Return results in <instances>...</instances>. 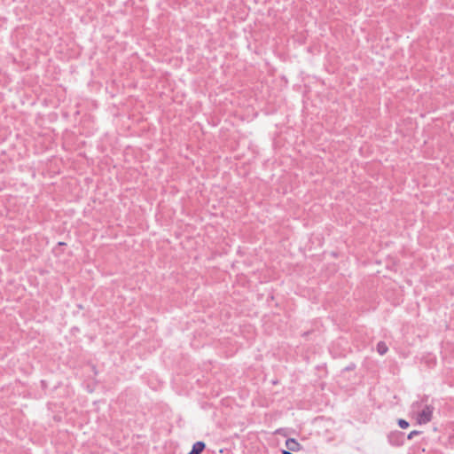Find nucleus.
Listing matches in <instances>:
<instances>
[{
	"label": "nucleus",
	"mask_w": 454,
	"mask_h": 454,
	"mask_svg": "<svg viewBox=\"0 0 454 454\" xmlns=\"http://www.w3.org/2000/svg\"><path fill=\"white\" fill-rule=\"evenodd\" d=\"M411 409V414L416 417L419 424H427L432 419L433 406L423 404L422 402H414Z\"/></svg>",
	"instance_id": "f257e3e1"
},
{
	"label": "nucleus",
	"mask_w": 454,
	"mask_h": 454,
	"mask_svg": "<svg viewBox=\"0 0 454 454\" xmlns=\"http://www.w3.org/2000/svg\"><path fill=\"white\" fill-rule=\"evenodd\" d=\"M286 446L290 451H298L301 450L300 443L294 438H288L286 441Z\"/></svg>",
	"instance_id": "f03ea898"
},
{
	"label": "nucleus",
	"mask_w": 454,
	"mask_h": 454,
	"mask_svg": "<svg viewBox=\"0 0 454 454\" xmlns=\"http://www.w3.org/2000/svg\"><path fill=\"white\" fill-rule=\"evenodd\" d=\"M204 449L205 443L203 442H196L188 454H201Z\"/></svg>",
	"instance_id": "7ed1b4c3"
},
{
	"label": "nucleus",
	"mask_w": 454,
	"mask_h": 454,
	"mask_svg": "<svg viewBox=\"0 0 454 454\" xmlns=\"http://www.w3.org/2000/svg\"><path fill=\"white\" fill-rule=\"evenodd\" d=\"M387 346L385 342L380 341L377 345V351L380 355H385L387 352Z\"/></svg>",
	"instance_id": "20e7f679"
},
{
	"label": "nucleus",
	"mask_w": 454,
	"mask_h": 454,
	"mask_svg": "<svg viewBox=\"0 0 454 454\" xmlns=\"http://www.w3.org/2000/svg\"><path fill=\"white\" fill-rule=\"evenodd\" d=\"M397 423L401 428H407L409 427V423L405 419H398Z\"/></svg>",
	"instance_id": "39448f33"
},
{
	"label": "nucleus",
	"mask_w": 454,
	"mask_h": 454,
	"mask_svg": "<svg viewBox=\"0 0 454 454\" xmlns=\"http://www.w3.org/2000/svg\"><path fill=\"white\" fill-rule=\"evenodd\" d=\"M420 434L419 431H417V430H414V431H411L409 434H408V439L409 440H411L413 439L416 435H419Z\"/></svg>",
	"instance_id": "423d86ee"
},
{
	"label": "nucleus",
	"mask_w": 454,
	"mask_h": 454,
	"mask_svg": "<svg viewBox=\"0 0 454 454\" xmlns=\"http://www.w3.org/2000/svg\"><path fill=\"white\" fill-rule=\"evenodd\" d=\"M282 454H293V453L288 450H282Z\"/></svg>",
	"instance_id": "0eeeda50"
}]
</instances>
